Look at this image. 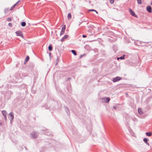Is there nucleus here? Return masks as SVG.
<instances>
[{
	"label": "nucleus",
	"mask_w": 152,
	"mask_h": 152,
	"mask_svg": "<svg viewBox=\"0 0 152 152\" xmlns=\"http://www.w3.org/2000/svg\"><path fill=\"white\" fill-rule=\"evenodd\" d=\"M122 78L121 77H116L114 78L113 79V81L114 82H115L120 80Z\"/></svg>",
	"instance_id": "1"
},
{
	"label": "nucleus",
	"mask_w": 152,
	"mask_h": 152,
	"mask_svg": "<svg viewBox=\"0 0 152 152\" xmlns=\"http://www.w3.org/2000/svg\"><path fill=\"white\" fill-rule=\"evenodd\" d=\"M65 28L66 25H65L63 26L62 28L61 31L60 33V35H63L64 34Z\"/></svg>",
	"instance_id": "2"
},
{
	"label": "nucleus",
	"mask_w": 152,
	"mask_h": 152,
	"mask_svg": "<svg viewBox=\"0 0 152 152\" xmlns=\"http://www.w3.org/2000/svg\"><path fill=\"white\" fill-rule=\"evenodd\" d=\"M15 33L17 36H20L23 37V34L21 31H17Z\"/></svg>",
	"instance_id": "3"
},
{
	"label": "nucleus",
	"mask_w": 152,
	"mask_h": 152,
	"mask_svg": "<svg viewBox=\"0 0 152 152\" xmlns=\"http://www.w3.org/2000/svg\"><path fill=\"white\" fill-rule=\"evenodd\" d=\"M146 10L149 13H151L152 12V8L150 6L147 7Z\"/></svg>",
	"instance_id": "4"
},
{
	"label": "nucleus",
	"mask_w": 152,
	"mask_h": 152,
	"mask_svg": "<svg viewBox=\"0 0 152 152\" xmlns=\"http://www.w3.org/2000/svg\"><path fill=\"white\" fill-rule=\"evenodd\" d=\"M31 137L34 138H36L37 137V133L34 132H33L31 134Z\"/></svg>",
	"instance_id": "5"
},
{
	"label": "nucleus",
	"mask_w": 152,
	"mask_h": 152,
	"mask_svg": "<svg viewBox=\"0 0 152 152\" xmlns=\"http://www.w3.org/2000/svg\"><path fill=\"white\" fill-rule=\"evenodd\" d=\"M2 113L4 116V117L5 118V119L6 120L7 119L6 118V115L7 114V112L5 110H3L2 111Z\"/></svg>",
	"instance_id": "6"
},
{
	"label": "nucleus",
	"mask_w": 152,
	"mask_h": 152,
	"mask_svg": "<svg viewBox=\"0 0 152 152\" xmlns=\"http://www.w3.org/2000/svg\"><path fill=\"white\" fill-rule=\"evenodd\" d=\"M68 37V35H64V37L61 39V42H62L64 40V39H67Z\"/></svg>",
	"instance_id": "7"
},
{
	"label": "nucleus",
	"mask_w": 152,
	"mask_h": 152,
	"mask_svg": "<svg viewBox=\"0 0 152 152\" xmlns=\"http://www.w3.org/2000/svg\"><path fill=\"white\" fill-rule=\"evenodd\" d=\"M10 119L11 120H12L14 118V116L12 113H10Z\"/></svg>",
	"instance_id": "8"
},
{
	"label": "nucleus",
	"mask_w": 152,
	"mask_h": 152,
	"mask_svg": "<svg viewBox=\"0 0 152 152\" xmlns=\"http://www.w3.org/2000/svg\"><path fill=\"white\" fill-rule=\"evenodd\" d=\"M106 102H108L110 100V99L109 97L104 98L103 99Z\"/></svg>",
	"instance_id": "9"
},
{
	"label": "nucleus",
	"mask_w": 152,
	"mask_h": 152,
	"mask_svg": "<svg viewBox=\"0 0 152 152\" xmlns=\"http://www.w3.org/2000/svg\"><path fill=\"white\" fill-rule=\"evenodd\" d=\"M143 141L145 143L148 144V145H149V144L148 142V139L147 138H144L143 139Z\"/></svg>",
	"instance_id": "10"
},
{
	"label": "nucleus",
	"mask_w": 152,
	"mask_h": 152,
	"mask_svg": "<svg viewBox=\"0 0 152 152\" xmlns=\"http://www.w3.org/2000/svg\"><path fill=\"white\" fill-rule=\"evenodd\" d=\"M138 113L140 114H142L143 113L142 111V110L140 108H139L138 109Z\"/></svg>",
	"instance_id": "11"
},
{
	"label": "nucleus",
	"mask_w": 152,
	"mask_h": 152,
	"mask_svg": "<svg viewBox=\"0 0 152 152\" xmlns=\"http://www.w3.org/2000/svg\"><path fill=\"white\" fill-rule=\"evenodd\" d=\"M72 15L70 13H69L67 15V18L68 19H70L71 18Z\"/></svg>",
	"instance_id": "12"
},
{
	"label": "nucleus",
	"mask_w": 152,
	"mask_h": 152,
	"mask_svg": "<svg viewBox=\"0 0 152 152\" xmlns=\"http://www.w3.org/2000/svg\"><path fill=\"white\" fill-rule=\"evenodd\" d=\"M19 1H18L17 3L15 4L12 7L10 8V10H13L15 7L16 5Z\"/></svg>",
	"instance_id": "13"
},
{
	"label": "nucleus",
	"mask_w": 152,
	"mask_h": 152,
	"mask_svg": "<svg viewBox=\"0 0 152 152\" xmlns=\"http://www.w3.org/2000/svg\"><path fill=\"white\" fill-rule=\"evenodd\" d=\"M146 134L149 137L151 136L152 134V133L151 132H147L146 133Z\"/></svg>",
	"instance_id": "14"
},
{
	"label": "nucleus",
	"mask_w": 152,
	"mask_h": 152,
	"mask_svg": "<svg viewBox=\"0 0 152 152\" xmlns=\"http://www.w3.org/2000/svg\"><path fill=\"white\" fill-rule=\"evenodd\" d=\"M71 52L75 55H76V53L75 50H72Z\"/></svg>",
	"instance_id": "15"
},
{
	"label": "nucleus",
	"mask_w": 152,
	"mask_h": 152,
	"mask_svg": "<svg viewBox=\"0 0 152 152\" xmlns=\"http://www.w3.org/2000/svg\"><path fill=\"white\" fill-rule=\"evenodd\" d=\"M138 4H142V0H137Z\"/></svg>",
	"instance_id": "16"
},
{
	"label": "nucleus",
	"mask_w": 152,
	"mask_h": 152,
	"mask_svg": "<svg viewBox=\"0 0 152 152\" xmlns=\"http://www.w3.org/2000/svg\"><path fill=\"white\" fill-rule=\"evenodd\" d=\"M48 49L49 50L51 51L52 50V47L51 46H49L48 47Z\"/></svg>",
	"instance_id": "17"
},
{
	"label": "nucleus",
	"mask_w": 152,
	"mask_h": 152,
	"mask_svg": "<svg viewBox=\"0 0 152 152\" xmlns=\"http://www.w3.org/2000/svg\"><path fill=\"white\" fill-rule=\"evenodd\" d=\"M29 60V57L28 56H27L25 59V61L26 62H27Z\"/></svg>",
	"instance_id": "18"
},
{
	"label": "nucleus",
	"mask_w": 152,
	"mask_h": 152,
	"mask_svg": "<svg viewBox=\"0 0 152 152\" xmlns=\"http://www.w3.org/2000/svg\"><path fill=\"white\" fill-rule=\"evenodd\" d=\"M21 26H24L26 25V23L25 22H23L21 23Z\"/></svg>",
	"instance_id": "19"
},
{
	"label": "nucleus",
	"mask_w": 152,
	"mask_h": 152,
	"mask_svg": "<svg viewBox=\"0 0 152 152\" xmlns=\"http://www.w3.org/2000/svg\"><path fill=\"white\" fill-rule=\"evenodd\" d=\"M114 0H110V3L111 4H113L114 2Z\"/></svg>",
	"instance_id": "20"
},
{
	"label": "nucleus",
	"mask_w": 152,
	"mask_h": 152,
	"mask_svg": "<svg viewBox=\"0 0 152 152\" xmlns=\"http://www.w3.org/2000/svg\"><path fill=\"white\" fill-rule=\"evenodd\" d=\"M8 10H9V9L8 8H6L4 10V12H5V13H6L8 12Z\"/></svg>",
	"instance_id": "21"
},
{
	"label": "nucleus",
	"mask_w": 152,
	"mask_h": 152,
	"mask_svg": "<svg viewBox=\"0 0 152 152\" xmlns=\"http://www.w3.org/2000/svg\"><path fill=\"white\" fill-rule=\"evenodd\" d=\"M129 11L130 12L131 14L132 15H133V12L132 10L131 9H129Z\"/></svg>",
	"instance_id": "22"
},
{
	"label": "nucleus",
	"mask_w": 152,
	"mask_h": 152,
	"mask_svg": "<svg viewBox=\"0 0 152 152\" xmlns=\"http://www.w3.org/2000/svg\"><path fill=\"white\" fill-rule=\"evenodd\" d=\"M7 20L8 21H10L11 20V19L10 18H8L7 19Z\"/></svg>",
	"instance_id": "23"
},
{
	"label": "nucleus",
	"mask_w": 152,
	"mask_h": 152,
	"mask_svg": "<svg viewBox=\"0 0 152 152\" xmlns=\"http://www.w3.org/2000/svg\"><path fill=\"white\" fill-rule=\"evenodd\" d=\"M125 56V55H124L123 56L121 57H120V59L121 60L124 59V56Z\"/></svg>",
	"instance_id": "24"
},
{
	"label": "nucleus",
	"mask_w": 152,
	"mask_h": 152,
	"mask_svg": "<svg viewBox=\"0 0 152 152\" xmlns=\"http://www.w3.org/2000/svg\"><path fill=\"white\" fill-rule=\"evenodd\" d=\"M89 11H95L96 13H98V12L94 10H90Z\"/></svg>",
	"instance_id": "25"
},
{
	"label": "nucleus",
	"mask_w": 152,
	"mask_h": 152,
	"mask_svg": "<svg viewBox=\"0 0 152 152\" xmlns=\"http://www.w3.org/2000/svg\"><path fill=\"white\" fill-rule=\"evenodd\" d=\"M9 25V26H10V27H12V24L11 23H9L8 24Z\"/></svg>",
	"instance_id": "26"
},
{
	"label": "nucleus",
	"mask_w": 152,
	"mask_h": 152,
	"mask_svg": "<svg viewBox=\"0 0 152 152\" xmlns=\"http://www.w3.org/2000/svg\"><path fill=\"white\" fill-rule=\"evenodd\" d=\"M134 17H137V15H136V14L134 13Z\"/></svg>",
	"instance_id": "27"
},
{
	"label": "nucleus",
	"mask_w": 152,
	"mask_h": 152,
	"mask_svg": "<svg viewBox=\"0 0 152 152\" xmlns=\"http://www.w3.org/2000/svg\"><path fill=\"white\" fill-rule=\"evenodd\" d=\"M134 44L135 45H137L138 46H139V45H138V44L137 43V42H134Z\"/></svg>",
	"instance_id": "28"
},
{
	"label": "nucleus",
	"mask_w": 152,
	"mask_h": 152,
	"mask_svg": "<svg viewBox=\"0 0 152 152\" xmlns=\"http://www.w3.org/2000/svg\"><path fill=\"white\" fill-rule=\"evenodd\" d=\"M83 38H85L86 37V36L85 35H83Z\"/></svg>",
	"instance_id": "29"
},
{
	"label": "nucleus",
	"mask_w": 152,
	"mask_h": 152,
	"mask_svg": "<svg viewBox=\"0 0 152 152\" xmlns=\"http://www.w3.org/2000/svg\"><path fill=\"white\" fill-rule=\"evenodd\" d=\"M119 59H120V58H117V59L118 60H119Z\"/></svg>",
	"instance_id": "30"
},
{
	"label": "nucleus",
	"mask_w": 152,
	"mask_h": 152,
	"mask_svg": "<svg viewBox=\"0 0 152 152\" xmlns=\"http://www.w3.org/2000/svg\"><path fill=\"white\" fill-rule=\"evenodd\" d=\"M151 4L152 5V1L151 2Z\"/></svg>",
	"instance_id": "31"
},
{
	"label": "nucleus",
	"mask_w": 152,
	"mask_h": 152,
	"mask_svg": "<svg viewBox=\"0 0 152 152\" xmlns=\"http://www.w3.org/2000/svg\"><path fill=\"white\" fill-rule=\"evenodd\" d=\"M114 108L115 109V107H114Z\"/></svg>",
	"instance_id": "32"
},
{
	"label": "nucleus",
	"mask_w": 152,
	"mask_h": 152,
	"mask_svg": "<svg viewBox=\"0 0 152 152\" xmlns=\"http://www.w3.org/2000/svg\"><path fill=\"white\" fill-rule=\"evenodd\" d=\"M133 120H134V119H133Z\"/></svg>",
	"instance_id": "33"
}]
</instances>
